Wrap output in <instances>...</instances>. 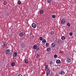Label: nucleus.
<instances>
[{
    "mask_svg": "<svg viewBox=\"0 0 76 76\" xmlns=\"http://www.w3.org/2000/svg\"><path fill=\"white\" fill-rule=\"evenodd\" d=\"M47 65H46L45 67V71H47V74L48 75L50 74V69H48V67Z\"/></svg>",
    "mask_w": 76,
    "mask_h": 76,
    "instance_id": "1",
    "label": "nucleus"
},
{
    "mask_svg": "<svg viewBox=\"0 0 76 76\" xmlns=\"http://www.w3.org/2000/svg\"><path fill=\"white\" fill-rule=\"evenodd\" d=\"M33 50H36V51H38L39 50V48H38L37 45H34L33 46Z\"/></svg>",
    "mask_w": 76,
    "mask_h": 76,
    "instance_id": "2",
    "label": "nucleus"
},
{
    "mask_svg": "<svg viewBox=\"0 0 76 76\" xmlns=\"http://www.w3.org/2000/svg\"><path fill=\"white\" fill-rule=\"evenodd\" d=\"M56 42V45L57 46L59 47V46H60V43L61 42V41L59 39H58L57 40Z\"/></svg>",
    "mask_w": 76,
    "mask_h": 76,
    "instance_id": "3",
    "label": "nucleus"
},
{
    "mask_svg": "<svg viewBox=\"0 0 76 76\" xmlns=\"http://www.w3.org/2000/svg\"><path fill=\"white\" fill-rule=\"evenodd\" d=\"M10 50L9 49H7L6 51V53L7 55H10Z\"/></svg>",
    "mask_w": 76,
    "mask_h": 76,
    "instance_id": "4",
    "label": "nucleus"
},
{
    "mask_svg": "<svg viewBox=\"0 0 76 76\" xmlns=\"http://www.w3.org/2000/svg\"><path fill=\"white\" fill-rule=\"evenodd\" d=\"M59 75H64L65 74V72L63 71H62L60 72L59 73Z\"/></svg>",
    "mask_w": 76,
    "mask_h": 76,
    "instance_id": "5",
    "label": "nucleus"
},
{
    "mask_svg": "<svg viewBox=\"0 0 76 76\" xmlns=\"http://www.w3.org/2000/svg\"><path fill=\"white\" fill-rule=\"evenodd\" d=\"M17 52H14L13 55V57H16L17 56Z\"/></svg>",
    "mask_w": 76,
    "mask_h": 76,
    "instance_id": "6",
    "label": "nucleus"
},
{
    "mask_svg": "<svg viewBox=\"0 0 76 76\" xmlns=\"http://www.w3.org/2000/svg\"><path fill=\"white\" fill-rule=\"evenodd\" d=\"M21 47L22 48H24L25 47V45L23 43H22L21 45Z\"/></svg>",
    "mask_w": 76,
    "mask_h": 76,
    "instance_id": "7",
    "label": "nucleus"
},
{
    "mask_svg": "<svg viewBox=\"0 0 76 76\" xmlns=\"http://www.w3.org/2000/svg\"><path fill=\"white\" fill-rule=\"evenodd\" d=\"M71 61H72V60L69 58H68L66 59V61L67 63H70Z\"/></svg>",
    "mask_w": 76,
    "mask_h": 76,
    "instance_id": "8",
    "label": "nucleus"
},
{
    "mask_svg": "<svg viewBox=\"0 0 76 76\" xmlns=\"http://www.w3.org/2000/svg\"><path fill=\"white\" fill-rule=\"evenodd\" d=\"M32 28H35L37 27V25H36V24L33 23L32 25Z\"/></svg>",
    "mask_w": 76,
    "mask_h": 76,
    "instance_id": "9",
    "label": "nucleus"
},
{
    "mask_svg": "<svg viewBox=\"0 0 76 76\" xmlns=\"http://www.w3.org/2000/svg\"><path fill=\"white\" fill-rule=\"evenodd\" d=\"M61 23L62 24H64L65 23V19H63L61 20Z\"/></svg>",
    "mask_w": 76,
    "mask_h": 76,
    "instance_id": "10",
    "label": "nucleus"
},
{
    "mask_svg": "<svg viewBox=\"0 0 76 76\" xmlns=\"http://www.w3.org/2000/svg\"><path fill=\"white\" fill-rule=\"evenodd\" d=\"M51 46L53 48H54V47H56V45L55 44V43H52L51 44Z\"/></svg>",
    "mask_w": 76,
    "mask_h": 76,
    "instance_id": "11",
    "label": "nucleus"
},
{
    "mask_svg": "<svg viewBox=\"0 0 76 76\" xmlns=\"http://www.w3.org/2000/svg\"><path fill=\"white\" fill-rule=\"evenodd\" d=\"M56 62L57 64H60L61 63V61H60V60L58 59L56 61Z\"/></svg>",
    "mask_w": 76,
    "mask_h": 76,
    "instance_id": "12",
    "label": "nucleus"
},
{
    "mask_svg": "<svg viewBox=\"0 0 76 76\" xmlns=\"http://www.w3.org/2000/svg\"><path fill=\"white\" fill-rule=\"evenodd\" d=\"M7 44H6V42H4L2 44V47H4L5 46H6L7 45Z\"/></svg>",
    "mask_w": 76,
    "mask_h": 76,
    "instance_id": "13",
    "label": "nucleus"
},
{
    "mask_svg": "<svg viewBox=\"0 0 76 76\" xmlns=\"http://www.w3.org/2000/svg\"><path fill=\"white\" fill-rule=\"evenodd\" d=\"M35 56H36V57L37 58H38L39 57V53H37Z\"/></svg>",
    "mask_w": 76,
    "mask_h": 76,
    "instance_id": "14",
    "label": "nucleus"
},
{
    "mask_svg": "<svg viewBox=\"0 0 76 76\" xmlns=\"http://www.w3.org/2000/svg\"><path fill=\"white\" fill-rule=\"evenodd\" d=\"M25 62L26 64H28V62H29V61H28V59H26L25 60Z\"/></svg>",
    "mask_w": 76,
    "mask_h": 76,
    "instance_id": "15",
    "label": "nucleus"
},
{
    "mask_svg": "<svg viewBox=\"0 0 76 76\" xmlns=\"http://www.w3.org/2000/svg\"><path fill=\"white\" fill-rule=\"evenodd\" d=\"M23 34L22 32H20L19 33L20 37H23Z\"/></svg>",
    "mask_w": 76,
    "mask_h": 76,
    "instance_id": "16",
    "label": "nucleus"
},
{
    "mask_svg": "<svg viewBox=\"0 0 76 76\" xmlns=\"http://www.w3.org/2000/svg\"><path fill=\"white\" fill-rule=\"evenodd\" d=\"M11 65L12 67H14L15 65V63L14 62H12Z\"/></svg>",
    "mask_w": 76,
    "mask_h": 76,
    "instance_id": "17",
    "label": "nucleus"
},
{
    "mask_svg": "<svg viewBox=\"0 0 76 76\" xmlns=\"http://www.w3.org/2000/svg\"><path fill=\"white\" fill-rule=\"evenodd\" d=\"M47 2L48 3H49V4H50V3H51V0H48Z\"/></svg>",
    "mask_w": 76,
    "mask_h": 76,
    "instance_id": "18",
    "label": "nucleus"
},
{
    "mask_svg": "<svg viewBox=\"0 0 76 76\" xmlns=\"http://www.w3.org/2000/svg\"><path fill=\"white\" fill-rule=\"evenodd\" d=\"M61 39L62 40H64L65 39V37L64 36H62Z\"/></svg>",
    "mask_w": 76,
    "mask_h": 76,
    "instance_id": "19",
    "label": "nucleus"
},
{
    "mask_svg": "<svg viewBox=\"0 0 76 76\" xmlns=\"http://www.w3.org/2000/svg\"><path fill=\"white\" fill-rule=\"evenodd\" d=\"M42 42L43 43H45L46 42V40L45 39H43L42 40Z\"/></svg>",
    "mask_w": 76,
    "mask_h": 76,
    "instance_id": "20",
    "label": "nucleus"
},
{
    "mask_svg": "<svg viewBox=\"0 0 76 76\" xmlns=\"http://www.w3.org/2000/svg\"><path fill=\"white\" fill-rule=\"evenodd\" d=\"M43 10H41L40 11V14H42L43 13Z\"/></svg>",
    "mask_w": 76,
    "mask_h": 76,
    "instance_id": "21",
    "label": "nucleus"
},
{
    "mask_svg": "<svg viewBox=\"0 0 76 76\" xmlns=\"http://www.w3.org/2000/svg\"><path fill=\"white\" fill-rule=\"evenodd\" d=\"M67 25L68 26H70V23H67Z\"/></svg>",
    "mask_w": 76,
    "mask_h": 76,
    "instance_id": "22",
    "label": "nucleus"
},
{
    "mask_svg": "<svg viewBox=\"0 0 76 76\" xmlns=\"http://www.w3.org/2000/svg\"><path fill=\"white\" fill-rule=\"evenodd\" d=\"M7 4V3L6 1L4 2V5H6V4Z\"/></svg>",
    "mask_w": 76,
    "mask_h": 76,
    "instance_id": "23",
    "label": "nucleus"
},
{
    "mask_svg": "<svg viewBox=\"0 0 76 76\" xmlns=\"http://www.w3.org/2000/svg\"><path fill=\"white\" fill-rule=\"evenodd\" d=\"M42 39H43V38H42V37H40L39 40L40 41H42Z\"/></svg>",
    "mask_w": 76,
    "mask_h": 76,
    "instance_id": "24",
    "label": "nucleus"
},
{
    "mask_svg": "<svg viewBox=\"0 0 76 76\" xmlns=\"http://www.w3.org/2000/svg\"><path fill=\"white\" fill-rule=\"evenodd\" d=\"M69 35L70 36H72V35H73V33L72 32L70 33Z\"/></svg>",
    "mask_w": 76,
    "mask_h": 76,
    "instance_id": "25",
    "label": "nucleus"
},
{
    "mask_svg": "<svg viewBox=\"0 0 76 76\" xmlns=\"http://www.w3.org/2000/svg\"><path fill=\"white\" fill-rule=\"evenodd\" d=\"M52 17L53 18H56V16H55V15H53L52 16Z\"/></svg>",
    "mask_w": 76,
    "mask_h": 76,
    "instance_id": "26",
    "label": "nucleus"
},
{
    "mask_svg": "<svg viewBox=\"0 0 76 76\" xmlns=\"http://www.w3.org/2000/svg\"><path fill=\"white\" fill-rule=\"evenodd\" d=\"M18 3L19 4H21V2L20 1H18Z\"/></svg>",
    "mask_w": 76,
    "mask_h": 76,
    "instance_id": "27",
    "label": "nucleus"
},
{
    "mask_svg": "<svg viewBox=\"0 0 76 76\" xmlns=\"http://www.w3.org/2000/svg\"><path fill=\"white\" fill-rule=\"evenodd\" d=\"M54 32L53 31H52L50 32V34L51 35H53V34H54Z\"/></svg>",
    "mask_w": 76,
    "mask_h": 76,
    "instance_id": "28",
    "label": "nucleus"
},
{
    "mask_svg": "<svg viewBox=\"0 0 76 76\" xmlns=\"http://www.w3.org/2000/svg\"><path fill=\"white\" fill-rule=\"evenodd\" d=\"M50 48H48L47 49V51H50Z\"/></svg>",
    "mask_w": 76,
    "mask_h": 76,
    "instance_id": "29",
    "label": "nucleus"
},
{
    "mask_svg": "<svg viewBox=\"0 0 76 76\" xmlns=\"http://www.w3.org/2000/svg\"><path fill=\"white\" fill-rule=\"evenodd\" d=\"M48 43H46V47H48Z\"/></svg>",
    "mask_w": 76,
    "mask_h": 76,
    "instance_id": "30",
    "label": "nucleus"
},
{
    "mask_svg": "<svg viewBox=\"0 0 76 76\" xmlns=\"http://www.w3.org/2000/svg\"><path fill=\"white\" fill-rule=\"evenodd\" d=\"M49 64H50L52 65V64H53V62H52V61H50Z\"/></svg>",
    "mask_w": 76,
    "mask_h": 76,
    "instance_id": "31",
    "label": "nucleus"
},
{
    "mask_svg": "<svg viewBox=\"0 0 76 76\" xmlns=\"http://www.w3.org/2000/svg\"><path fill=\"white\" fill-rule=\"evenodd\" d=\"M57 55H54V57L55 58H56V57H57Z\"/></svg>",
    "mask_w": 76,
    "mask_h": 76,
    "instance_id": "32",
    "label": "nucleus"
},
{
    "mask_svg": "<svg viewBox=\"0 0 76 76\" xmlns=\"http://www.w3.org/2000/svg\"><path fill=\"white\" fill-rule=\"evenodd\" d=\"M29 35H32V32H30V33H29Z\"/></svg>",
    "mask_w": 76,
    "mask_h": 76,
    "instance_id": "33",
    "label": "nucleus"
},
{
    "mask_svg": "<svg viewBox=\"0 0 76 76\" xmlns=\"http://www.w3.org/2000/svg\"><path fill=\"white\" fill-rule=\"evenodd\" d=\"M7 16H9V13H7Z\"/></svg>",
    "mask_w": 76,
    "mask_h": 76,
    "instance_id": "34",
    "label": "nucleus"
},
{
    "mask_svg": "<svg viewBox=\"0 0 76 76\" xmlns=\"http://www.w3.org/2000/svg\"><path fill=\"white\" fill-rule=\"evenodd\" d=\"M33 37H34V35H33Z\"/></svg>",
    "mask_w": 76,
    "mask_h": 76,
    "instance_id": "35",
    "label": "nucleus"
},
{
    "mask_svg": "<svg viewBox=\"0 0 76 76\" xmlns=\"http://www.w3.org/2000/svg\"><path fill=\"white\" fill-rule=\"evenodd\" d=\"M2 1V0H0V1Z\"/></svg>",
    "mask_w": 76,
    "mask_h": 76,
    "instance_id": "36",
    "label": "nucleus"
}]
</instances>
